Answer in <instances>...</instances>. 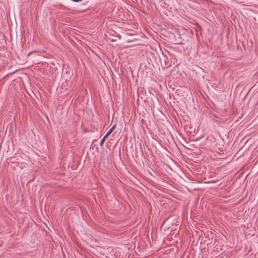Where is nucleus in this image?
Listing matches in <instances>:
<instances>
[{
  "label": "nucleus",
  "instance_id": "nucleus-3",
  "mask_svg": "<svg viewBox=\"0 0 258 258\" xmlns=\"http://www.w3.org/2000/svg\"><path fill=\"white\" fill-rule=\"evenodd\" d=\"M72 1L74 2H79L81 1L82 0H72Z\"/></svg>",
  "mask_w": 258,
  "mask_h": 258
},
{
  "label": "nucleus",
  "instance_id": "nucleus-1",
  "mask_svg": "<svg viewBox=\"0 0 258 258\" xmlns=\"http://www.w3.org/2000/svg\"><path fill=\"white\" fill-rule=\"evenodd\" d=\"M116 127V124H114L112 126V127L109 130V131L106 133L107 136H109L111 133H112V132L115 130Z\"/></svg>",
  "mask_w": 258,
  "mask_h": 258
},
{
  "label": "nucleus",
  "instance_id": "nucleus-2",
  "mask_svg": "<svg viewBox=\"0 0 258 258\" xmlns=\"http://www.w3.org/2000/svg\"><path fill=\"white\" fill-rule=\"evenodd\" d=\"M108 136H107V135L106 134L104 137L103 138H102V139L101 140L100 143V145L101 146H103V144H104V143L106 140V139L107 138V137H108Z\"/></svg>",
  "mask_w": 258,
  "mask_h": 258
}]
</instances>
